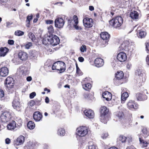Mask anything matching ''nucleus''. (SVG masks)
I'll return each mask as SVG.
<instances>
[{"mask_svg":"<svg viewBox=\"0 0 149 149\" xmlns=\"http://www.w3.org/2000/svg\"><path fill=\"white\" fill-rule=\"evenodd\" d=\"M52 69L53 70H56L59 73H63L65 71L66 69L65 63L62 61H57L53 63L52 66Z\"/></svg>","mask_w":149,"mask_h":149,"instance_id":"f257e3e1","label":"nucleus"},{"mask_svg":"<svg viewBox=\"0 0 149 149\" xmlns=\"http://www.w3.org/2000/svg\"><path fill=\"white\" fill-rule=\"evenodd\" d=\"M130 49V43L127 40L123 41L120 46L119 47L120 51L128 52Z\"/></svg>","mask_w":149,"mask_h":149,"instance_id":"f03ea898","label":"nucleus"},{"mask_svg":"<svg viewBox=\"0 0 149 149\" xmlns=\"http://www.w3.org/2000/svg\"><path fill=\"white\" fill-rule=\"evenodd\" d=\"M113 22H112V26L116 28H119L122 24L123 22V18L120 16L115 17L112 19Z\"/></svg>","mask_w":149,"mask_h":149,"instance_id":"7ed1b4c3","label":"nucleus"},{"mask_svg":"<svg viewBox=\"0 0 149 149\" xmlns=\"http://www.w3.org/2000/svg\"><path fill=\"white\" fill-rule=\"evenodd\" d=\"M11 117V113L9 111H5L1 115L0 120L2 122L6 123L9 121Z\"/></svg>","mask_w":149,"mask_h":149,"instance_id":"20e7f679","label":"nucleus"},{"mask_svg":"<svg viewBox=\"0 0 149 149\" xmlns=\"http://www.w3.org/2000/svg\"><path fill=\"white\" fill-rule=\"evenodd\" d=\"M88 130L85 126L80 127L77 129V135L79 136H84L88 133Z\"/></svg>","mask_w":149,"mask_h":149,"instance_id":"39448f33","label":"nucleus"},{"mask_svg":"<svg viewBox=\"0 0 149 149\" xmlns=\"http://www.w3.org/2000/svg\"><path fill=\"white\" fill-rule=\"evenodd\" d=\"M124 73L122 71H118L115 74V77L116 79L118 80H122L123 81V82L120 83V84L126 83L127 81V79H124Z\"/></svg>","mask_w":149,"mask_h":149,"instance_id":"423d86ee","label":"nucleus"},{"mask_svg":"<svg viewBox=\"0 0 149 149\" xmlns=\"http://www.w3.org/2000/svg\"><path fill=\"white\" fill-rule=\"evenodd\" d=\"M4 84L8 89L10 90L13 87L14 80L12 77H8L5 80Z\"/></svg>","mask_w":149,"mask_h":149,"instance_id":"0eeeda50","label":"nucleus"},{"mask_svg":"<svg viewBox=\"0 0 149 149\" xmlns=\"http://www.w3.org/2000/svg\"><path fill=\"white\" fill-rule=\"evenodd\" d=\"M19 99L17 96H16L13 102L12 106L14 109L19 111L20 110L21 106L19 102Z\"/></svg>","mask_w":149,"mask_h":149,"instance_id":"6e6552de","label":"nucleus"},{"mask_svg":"<svg viewBox=\"0 0 149 149\" xmlns=\"http://www.w3.org/2000/svg\"><path fill=\"white\" fill-rule=\"evenodd\" d=\"M83 23L84 26L87 28L91 27L93 24V19L88 17H86L83 20Z\"/></svg>","mask_w":149,"mask_h":149,"instance_id":"1a4fd4ad","label":"nucleus"},{"mask_svg":"<svg viewBox=\"0 0 149 149\" xmlns=\"http://www.w3.org/2000/svg\"><path fill=\"white\" fill-rule=\"evenodd\" d=\"M54 23L55 26L56 27L61 28L63 26L65 21L61 17H58L55 20Z\"/></svg>","mask_w":149,"mask_h":149,"instance_id":"9d476101","label":"nucleus"},{"mask_svg":"<svg viewBox=\"0 0 149 149\" xmlns=\"http://www.w3.org/2000/svg\"><path fill=\"white\" fill-rule=\"evenodd\" d=\"M50 44L52 45L55 46L59 44L60 42V40L58 37L56 35H52L50 36Z\"/></svg>","mask_w":149,"mask_h":149,"instance_id":"9b49d317","label":"nucleus"},{"mask_svg":"<svg viewBox=\"0 0 149 149\" xmlns=\"http://www.w3.org/2000/svg\"><path fill=\"white\" fill-rule=\"evenodd\" d=\"M136 75H138L139 77H141L142 79H145L146 76V71L142 67H139L136 71Z\"/></svg>","mask_w":149,"mask_h":149,"instance_id":"f8f14e48","label":"nucleus"},{"mask_svg":"<svg viewBox=\"0 0 149 149\" xmlns=\"http://www.w3.org/2000/svg\"><path fill=\"white\" fill-rule=\"evenodd\" d=\"M24 137L22 135L20 136L16 140L14 141V146L16 147L17 146L21 145L24 143Z\"/></svg>","mask_w":149,"mask_h":149,"instance_id":"ddd939ff","label":"nucleus"},{"mask_svg":"<svg viewBox=\"0 0 149 149\" xmlns=\"http://www.w3.org/2000/svg\"><path fill=\"white\" fill-rule=\"evenodd\" d=\"M122 52L119 53L117 55V59L121 62H123L126 60L127 56L126 53Z\"/></svg>","mask_w":149,"mask_h":149,"instance_id":"4468645a","label":"nucleus"},{"mask_svg":"<svg viewBox=\"0 0 149 149\" xmlns=\"http://www.w3.org/2000/svg\"><path fill=\"white\" fill-rule=\"evenodd\" d=\"M127 105L128 108L130 109H136L139 107V105L136 103L132 100L129 101L127 103Z\"/></svg>","mask_w":149,"mask_h":149,"instance_id":"2eb2a0df","label":"nucleus"},{"mask_svg":"<svg viewBox=\"0 0 149 149\" xmlns=\"http://www.w3.org/2000/svg\"><path fill=\"white\" fill-rule=\"evenodd\" d=\"M19 58L22 61H24L28 58V54L26 52L22 51H20L18 54Z\"/></svg>","mask_w":149,"mask_h":149,"instance_id":"dca6fc26","label":"nucleus"},{"mask_svg":"<svg viewBox=\"0 0 149 149\" xmlns=\"http://www.w3.org/2000/svg\"><path fill=\"white\" fill-rule=\"evenodd\" d=\"M103 60L101 58H96L94 61V64L96 67L100 68L104 64Z\"/></svg>","mask_w":149,"mask_h":149,"instance_id":"f3484780","label":"nucleus"},{"mask_svg":"<svg viewBox=\"0 0 149 149\" xmlns=\"http://www.w3.org/2000/svg\"><path fill=\"white\" fill-rule=\"evenodd\" d=\"M147 34V33L146 31L143 29H140L138 31L136 35L139 38H145Z\"/></svg>","mask_w":149,"mask_h":149,"instance_id":"a211bd4d","label":"nucleus"},{"mask_svg":"<svg viewBox=\"0 0 149 149\" xmlns=\"http://www.w3.org/2000/svg\"><path fill=\"white\" fill-rule=\"evenodd\" d=\"M100 36L101 38L105 42H108L110 37V35L106 32H102Z\"/></svg>","mask_w":149,"mask_h":149,"instance_id":"6ab92c4d","label":"nucleus"},{"mask_svg":"<svg viewBox=\"0 0 149 149\" xmlns=\"http://www.w3.org/2000/svg\"><path fill=\"white\" fill-rule=\"evenodd\" d=\"M84 113L86 116L90 118H93L94 117V113L91 110H86Z\"/></svg>","mask_w":149,"mask_h":149,"instance_id":"aec40b11","label":"nucleus"},{"mask_svg":"<svg viewBox=\"0 0 149 149\" xmlns=\"http://www.w3.org/2000/svg\"><path fill=\"white\" fill-rule=\"evenodd\" d=\"M8 73V68L5 67L1 68L0 69V75L2 77L6 76Z\"/></svg>","mask_w":149,"mask_h":149,"instance_id":"412c9836","label":"nucleus"},{"mask_svg":"<svg viewBox=\"0 0 149 149\" xmlns=\"http://www.w3.org/2000/svg\"><path fill=\"white\" fill-rule=\"evenodd\" d=\"M73 18L74 22H75V24L73 25L74 28L77 30H81L82 29V28L77 25L78 23V20L77 16L76 15H74L73 16Z\"/></svg>","mask_w":149,"mask_h":149,"instance_id":"4be33fe9","label":"nucleus"},{"mask_svg":"<svg viewBox=\"0 0 149 149\" xmlns=\"http://www.w3.org/2000/svg\"><path fill=\"white\" fill-rule=\"evenodd\" d=\"M42 117V115L39 111L35 112L33 114V118L36 121H40Z\"/></svg>","mask_w":149,"mask_h":149,"instance_id":"5701e85b","label":"nucleus"},{"mask_svg":"<svg viewBox=\"0 0 149 149\" xmlns=\"http://www.w3.org/2000/svg\"><path fill=\"white\" fill-rule=\"evenodd\" d=\"M100 116H105L108 114L109 112V109L106 107L103 106L100 109Z\"/></svg>","mask_w":149,"mask_h":149,"instance_id":"b1692460","label":"nucleus"},{"mask_svg":"<svg viewBox=\"0 0 149 149\" xmlns=\"http://www.w3.org/2000/svg\"><path fill=\"white\" fill-rule=\"evenodd\" d=\"M9 51L8 48L6 47H1L0 48V56H4Z\"/></svg>","mask_w":149,"mask_h":149,"instance_id":"393cba45","label":"nucleus"},{"mask_svg":"<svg viewBox=\"0 0 149 149\" xmlns=\"http://www.w3.org/2000/svg\"><path fill=\"white\" fill-rule=\"evenodd\" d=\"M7 127L8 130H14L16 127V122L14 120L12 121L7 125Z\"/></svg>","mask_w":149,"mask_h":149,"instance_id":"a878e982","label":"nucleus"},{"mask_svg":"<svg viewBox=\"0 0 149 149\" xmlns=\"http://www.w3.org/2000/svg\"><path fill=\"white\" fill-rule=\"evenodd\" d=\"M136 96L138 100L143 101L147 99V96L144 94H137Z\"/></svg>","mask_w":149,"mask_h":149,"instance_id":"bb28decb","label":"nucleus"},{"mask_svg":"<svg viewBox=\"0 0 149 149\" xmlns=\"http://www.w3.org/2000/svg\"><path fill=\"white\" fill-rule=\"evenodd\" d=\"M139 14L137 12L134 11L130 13V17L133 19H137L139 18Z\"/></svg>","mask_w":149,"mask_h":149,"instance_id":"cd10ccee","label":"nucleus"},{"mask_svg":"<svg viewBox=\"0 0 149 149\" xmlns=\"http://www.w3.org/2000/svg\"><path fill=\"white\" fill-rule=\"evenodd\" d=\"M115 115L120 119H122L124 117V114L122 111H117L115 113Z\"/></svg>","mask_w":149,"mask_h":149,"instance_id":"c85d7f7f","label":"nucleus"},{"mask_svg":"<svg viewBox=\"0 0 149 149\" xmlns=\"http://www.w3.org/2000/svg\"><path fill=\"white\" fill-rule=\"evenodd\" d=\"M50 36L45 37L43 38L42 40V42L43 44L47 45L50 44Z\"/></svg>","mask_w":149,"mask_h":149,"instance_id":"c756f323","label":"nucleus"},{"mask_svg":"<svg viewBox=\"0 0 149 149\" xmlns=\"http://www.w3.org/2000/svg\"><path fill=\"white\" fill-rule=\"evenodd\" d=\"M118 2L119 3V5L126 7L129 3V0H119Z\"/></svg>","mask_w":149,"mask_h":149,"instance_id":"7c9ffc66","label":"nucleus"},{"mask_svg":"<svg viewBox=\"0 0 149 149\" xmlns=\"http://www.w3.org/2000/svg\"><path fill=\"white\" fill-rule=\"evenodd\" d=\"M102 96L106 100L109 101L112 99V94H103Z\"/></svg>","mask_w":149,"mask_h":149,"instance_id":"2f4dec72","label":"nucleus"},{"mask_svg":"<svg viewBox=\"0 0 149 149\" xmlns=\"http://www.w3.org/2000/svg\"><path fill=\"white\" fill-rule=\"evenodd\" d=\"M33 18V15L31 14L30 15H28L26 18V22H27V24H26V26L28 27H29L30 23V22L31 20Z\"/></svg>","mask_w":149,"mask_h":149,"instance_id":"473e14b6","label":"nucleus"},{"mask_svg":"<svg viewBox=\"0 0 149 149\" xmlns=\"http://www.w3.org/2000/svg\"><path fill=\"white\" fill-rule=\"evenodd\" d=\"M57 134L61 136H63L65 134V130L64 129L60 128L58 129Z\"/></svg>","mask_w":149,"mask_h":149,"instance_id":"72a5a7b5","label":"nucleus"},{"mask_svg":"<svg viewBox=\"0 0 149 149\" xmlns=\"http://www.w3.org/2000/svg\"><path fill=\"white\" fill-rule=\"evenodd\" d=\"M83 87V88L86 90L89 91L92 87V85L90 83H87L84 84Z\"/></svg>","mask_w":149,"mask_h":149,"instance_id":"f704fd0d","label":"nucleus"},{"mask_svg":"<svg viewBox=\"0 0 149 149\" xmlns=\"http://www.w3.org/2000/svg\"><path fill=\"white\" fill-rule=\"evenodd\" d=\"M100 120L104 123H106L108 120V117L105 116H100Z\"/></svg>","mask_w":149,"mask_h":149,"instance_id":"c9c22d12","label":"nucleus"},{"mask_svg":"<svg viewBox=\"0 0 149 149\" xmlns=\"http://www.w3.org/2000/svg\"><path fill=\"white\" fill-rule=\"evenodd\" d=\"M27 127L30 129H33L35 127V124L32 121H29L27 124Z\"/></svg>","mask_w":149,"mask_h":149,"instance_id":"e433bc0d","label":"nucleus"},{"mask_svg":"<svg viewBox=\"0 0 149 149\" xmlns=\"http://www.w3.org/2000/svg\"><path fill=\"white\" fill-rule=\"evenodd\" d=\"M128 94H122L121 95V102L123 103L128 97Z\"/></svg>","mask_w":149,"mask_h":149,"instance_id":"4c0bfd02","label":"nucleus"},{"mask_svg":"<svg viewBox=\"0 0 149 149\" xmlns=\"http://www.w3.org/2000/svg\"><path fill=\"white\" fill-rule=\"evenodd\" d=\"M48 31L50 34L53 35L54 32V30L53 26L52 25H50L48 28Z\"/></svg>","mask_w":149,"mask_h":149,"instance_id":"58836bf2","label":"nucleus"},{"mask_svg":"<svg viewBox=\"0 0 149 149\" xmlns=\"http://www.w3.org/2000/svg\"><path fill=\"white\" fill-rule=\"evenodd\" d=\"M24 34V33L23 31L19 30H17L15 32V35L18 36H22Z\"/></svg>","mask_w":149,"mask_h":149,"instance_id":"ea45409f","label":"nucleus"},{"mask_svg":"<svg viewBox=\"0 0 149 149\" xmlns=\"http://www.w3.org/2000/svg\"><path fill=\"white\" fill-rule=\"evenodd\" d=\"M142 132L145 135V136H147L149 135V129L146 127H144L142 130Z\"/></svg>","mask_w":149,"mask_h":149,"instance_id":"a19ab883","label":"nucleus"},{"mask_svg":"<svg viewBox=\"0 0 149 149\" xmlns=\"http://www.w3.org/2000/svg\"><path fill=\"white\" fill-rule=\"evenodd\" d=\"M139 141L141 145L143 147H146L147 146L148 144L146 142L142 140L141 138H139Z\"/></svg>","mask_w":149,"mask_h":149,"instance_id":"79ce46f5","label":"nucleus"},{"mask_svg":"<svg viewBox=\"0 0 149 149\" xmlns=\"http://www.w3.org/2000/svg\"><path fill=\"white\" fill-rule=\"evenodd\" d=\"M127 138L123 135H120L118 139L119 141H121L122 143L125 142Z\"/></svg>","mask_w":149,"mask_h":149,"instance_id":"37998d69","label":"nucleus"},{"mask_svg":"<svg viewBox=\"0 0 149 149\" xmlns=\"http://www.w3.org/2000/svg\"><path fill=\"white\" fill-rule=\"evenodd\" d=\"M76 74L79 75H82L83 74V73L78 67V64L77 63H76Z\"/></svg>","mask_w":149,"mask_h":149,"instance_id":"c03bdc74","label":"nucleus"},{"mask_svg":"<svg viewBox=\"0 0 149 149\" xmlns=\"http://www.w3.org/2000/svg\"><path fill=\"white\" fill-rule=\"evenodd\" d=\"M29 38L32 41H34L36 39V37L31 32H30L28 34Z\"/></svg>","mask_w":149,"mask_h":149,"instance_id":"a18cd8bd","label":"nucleus"},{"mask_svg":"<svg viewBox=\"0 0 149 149\" xmlns=\"http://www.w3.org/2000/svg\"><path fill=\"white\" fill-rule=\"evenodd\" d=\"M90 145L88 146V149H96L94 144L92 142H89Z\"/></svg>","mask_w":149,"mask_h":149,"instance_id":"49530a36","label":"nucleus"},{"mask_svg":"<svg viewBox=\"0 0 149 149\" xmlns=\"http://www.w3.org/2000/svg\"><path fill=\"white\" fill-rule=\"evenodd\" d=\"M80 49L81 52H84V51H86V45H83L80 47Z\"/></svg>","mask_w":149,"mask_h":149,"instance_id":"de8ad7c7","label":"nucleus"},{"mask_svg":"<svg viewBox=\"0 0 149 149\" xmlns=\"http://www.w3.org/2000/svg\"><path fill=\"white\" fill-rule=\"evenodd\" d=\"M32 45V44L31 42H28L25 45V48L28 49Z\"/></svg>","mask_w":149,"mask_h":149,"instance_id":"09e8293b","label":"nucleus"},{"mask_svg":"<svg viewBox=\"0 0 149 149\" xmlns=\"http://www.w3.org/2000/svg\"><path fill=\"white\" fill-rule=\"evenodd\" d=\"M84 96L85 98L91 99L93 95L91 94H85Z\"/></svg>","mask_w":149,"mask_h":149,"instance_id":"8fccbe9b","label":"nucleus"},{"mask_svg":"<svg viewBox=\"0 0 149 149\" xmlns=\"http://www.w3.org/2000/svg\"><path fill=\"white\" fill-rule=\"evenodd\" d=\"M35 101L33 100H31L28 103V105L30 107H33L35 104Z\"/></svg>","mask_w":149,"mask_h":149,"instance_id":"3c124183","label":"nucleus"},{"mask_svg":"<svg viewBox=\"0 0 149 149\" xmlns=\"http://www.w3.org/2000/svg\"><path fill=\"white\" fill-rule=\"evenodd\" d=\"M146 50V52H149V41L145 43Z\"/></svg>","mask_w":149,"mask_h":149,"instance_id":"603ef678","label":"nucleus"},{"mask_svg":"<svg viewBox=\"0 0 149 149\" xmlns=\"http://www.w3.org/2000/svg\"><path fill=\"white\" fill-rule=\"evenodd\" d=\"M45 22L47 24H52L54 23V21L51 20H45Z\"/></svg>","mask_w":149,"mask_h":149,"instance_id":"864d4df0","label":"nucleus"},{"mask_svg":"<svg viewBox=\"0 0 149 149\" xmlns=\"http://www.w3.org/2000/svg\"><path fill=\"white\" fill-rule=\"evenodd\" d=\"M127 89L125 88H123L122 89V92L121 93H128Z\"/></svg>","mask_w":149,"mask_h":149,"instance_id":"5fc2aeb1","label":"nucleus"},{"mask_svg":"<svg viewBox=\"0 0 149 149\" xmlns=\"http://www.w3.org/2000/svg\"><path fill=\"white\" fill-rule=\"evenodd\" d=\"M108 136L107 133H103L101 137L103 139H105Z\"/></svg>","mask_w":149,"mask_h":149,"instance_id":"6e6d98bb","label":"nucleus"},{"mask_svg":"<svg viewBox=\"0 0 149 149\" xmlns=\"http://www.w3.org/2000/svg\"><path fill=\"white\" fill-rule=\"evenodd\" d=\"M8 44L12 45H13L14 44V41L12 40H9L8 42Z\"/></svg>","mask_w":149,"mask_h":149,"instance_id":"4d7b16f0","label":"nucleus"},{"mask_svg":"<svg viewBox=\"0 0 149 149\" xmlns=\"http://www.w3.org/2000/svg\"><path fill=\"white\" fill-rule=\"evenodd\" d=\"M22 120L21 119H19L18 120V123L17 124L18 126L19 127H20L22 125Z\"/></svg>","mask_w":149,"mask_h":149,"instance_id":"13d9d810","label":"nucleus"},{"mask_svg":"<svg viewBox=\"0 0 149 149\" xmlns=\"http://www.w3.org/2000/svg\"><path fill=\"white\" fill-rule=\"evenodd\" d=\"M78 59L79 61L81 62H83L84 61V58L82 56L79 57Z\"/></svg>","mask_w":149,"mask_h":149,"instance_id":"bf43d9fd","label":"nucleus"},{"mask_svg":"<svg viewBox=\"0 0 149 149\" xmlns=\"http://www.w3.org/2000/svg\"><path fill=\"white\" fill-rule=\"evenodd\" d=\"M10 140L9 138H7L6 139L5 142L6 144H9L10 143Z\"/></svg>","mask_w":149,"mask_h":149,"instance_id":"052dcab7","label":"nucleus"},{"mask_svg":"<svg viewBox=\"0 0 149 149\" xmlns=\"http://www.w3.org/2000/svg\"><path fill=\"white\" fill-rule=\"evenodd\" d=\"M36 95V94H30L29 97L31 99H32Z\"/></svg>","mask_w":149,"mask_h":149,"instance_id":"680f3d73","label":"nucleus"},{"mask_svg":"<svg viewBox=\"0 0 149 149\" xmlns=\"http://www.w3.org/2000/svg\"><path fill=\"white\" fill-rule=\"evenodd\" d=\"M32 78L31 76H29L26 78V80L28 81H30L32 80Z\"/></svg>","mask_w":149,"mask_h":149,"instance_id":"e2e57ef3","label":"nucleus"},{"mask_svg":"<svg viewBox=\"0 0 149 149\" xmlns=\"http://www.w3.org/2000/svg\"><path fill=\"white\" fill-rule=\"evenodd\" d=\"M146 61L147 64L149 65V56L148 55L146 58Z\"/></svg>","mask_w":149,"mask_h":149,"instance_id":"0e129e2a","label":"nucleus"},{"mask_svg":"<svg viewBox=\"0 0 149 149\" xmlns=\"http://www.w3.org/2000/svg\"><path fill=\"white\" fill-rule=\"evenodd\" d=\"M35 104L38 105H39L40 104V100L36 101V100L35 102Z\"/></svg>","mask_w":149,"mask_h":149,"instance_id":"69168bd1","label":"nucleus"},{"mask_svg":"<svg viewBox=\"0 0 149 149\" xmlns=\"http://www.w3.org/2000/svg\"><path fill=\"white\" fill-rule=\"evenodd\" d=\"M89 9L91 11H93L94 10V8L93 6H89Z\"/></svg>","mask_w":149,"mask_h":149,"instance_id":"338daca9","label":"nucleus"},{"mask_svg":"<svg viewBox=\"0 0 149 149\" xmlns=\"http://www.w3.org/2000/svg\"><path fill=\"white\" fill-rule=\"evenodd\" d=\"M45 102L47 103H48L49 102V99L48 97H46L45 99Z\"/></svg>","mask_w":149,"mask_h":149,"instance_id":"774afa93","label":"nucleus"}]
</instances>
